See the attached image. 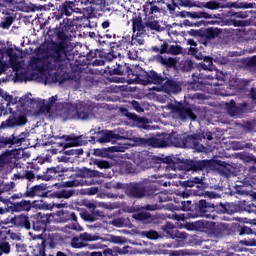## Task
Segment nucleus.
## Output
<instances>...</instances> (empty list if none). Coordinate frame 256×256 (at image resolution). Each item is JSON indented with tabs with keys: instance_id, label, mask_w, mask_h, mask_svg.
I'll return each instance as SVG.
<instances>
[{
	"instance_id": "1",
	"label": "nucleus",
	"mask_w": 256,
	"mask_h": 256,
	"mask_svg": "<svg viewBox=\"0 0 256 256\" xmlns=\"http://www.w3.org/2000/svg\"><path fill=\"white\" fill-rule=\"evenodd\" d=\"M6 55L9 58L8 63L15 72L17 79H31L45 85L59 83V75L47 69V64H45L43 59L32 58L29 65L25 68L19 49L7 48Z\"/></svg>"
},
{
	"instance_id": "2",
	"label": "nucleus",
	"mask_w": 256,
	"mask_h": 256,
	"mask_svg": "<svg viewBox=\"0 0 256 256\" xmlns=\"http://www.w3.org/2000/svg\"><path fill=\"white\" fill-rule=\"evenodd\" d=\"M153 147H169L170 145H174V147H181L188 149H195V151L203 152L205 151V147L201 144V138L197 135L187 136L185 140L177 133L172 134H162L157 138L152 140Z\"/></svg>"
},
{
	"instance_id": "3",
	"label": "nucleus",
	"mask_w": 256,
	"mask_h": 256,
	"mask_svg": "<svg viewBox=\"0 0 256 256\" xmlns=\"http://www.w3.org/2000/svg\"><path fill=\"white\" fill-rule=\"evenodd\" d=\"M0 97L7 101V107L10 113H13L14 116L10 117L6 121L2 122L1 129H7V127H21L27 123V116L25 114H19V105H27L31 103V94L22 96L19 100V103L13 100V96L8 95L3 89H0Z\"/></svg>"
},
{
	"instance_id": "4",
	"label": "nucleus",
	"mask_w": 256,
	"mask_h": 256,
	"mask_svg": "<svg viewBox=\"0 0 256 256\" xmlns=\"http://www.w3.org/2000/svg\"><path fill=\"white\" fill-rule=\"evenodd\" d=\"M125 69L128 77V83H154V85H163L165 83V79L161 78L159 74L156 72L151 71L147 73L145 71H141L140 74L133 73V70L129 69L127 65L125 66H118L116 73L118 75H125Z\"/></svg>"
},
{
	"instance_id": "5",
	"label": "nucleus",
	"mask_w": 256,
	"mask_h": 256,
	"mask_svg": "<svg viewBox=\"0 0 256 256\" xmlns=\"http://www.w3.org/2000/svg\"><path fill=\"white\" fill-rule=\"evenodd\" d=\"M57 115L63 119H89L91 115V105L89 103L80 102L76 105L66 104L58 110Z\"/></svg>"
},
{
	"instance_id": "6",
	"label": "nucleus",
	"mask_w": 256,
	"mask_h": 256,
	"mask_svg": "<svg viewBox=\"0 0 256 256\" xmlns=\"http://www.w3.org/2000/svg\"><path fill=\"white\" fill-rule=\"evenodd\" d=\"M162 109L165 117L172 114L175 119H182V121H184V119H191L192 121L197 119V116L193 114L191 108H182L179 104H168L162 106Z\"/></svg>"
},
{
	"instance_id": "7",
	"label": "nucleus",
	"mask_w": 256,
	"mask_h": 256,
	"mask_svg": "<svg viewBox=\"0 0 256 256\" xmlns=\"http://www.w3.org/2000/svg\"><path fill=\"white\" fill-rule=\"evenodd\" d=\"M159 13L158 6L155 5L153 2H146L144 5V14L146 17H150V19L146 22V27L152 29V31H161V25L159 22L153 17H157Z\"/></svg>"
},
{
	"instance_id": "8",
	"label": "nucleus",
	"mask_w": 256,
	"mask_h": 256,
	"mask_svg": "<svg viewBox=\"0 0 256 256\" xmlns=\"http://www.w3.org/2000/svg\"><path fill=\"white\" fill-rule=\"evenodd\" d=\"M119 139H129L132 141V139H135V137L129 135V132L125 134V132L121 129L109 131L106 130L102 132V135L100 137V143H111V141L119 140Z\"/></svg>"
},
{
	"instance_id": "9",
	"label": "nucleus",
	"mask_w": 256,
	"mask_h": 256,
	"mask_svg": "<svg viewBox=\"0 0 256 256\" xmlns=\"http://www.w3.org/2000/svg\"><path fill=\"white\" fill-rule=\"evenodd\" d=\"M206 167H209L212 171H218V173H221L222 175H229V173H233V166L219 160L207 162Z\"/></svg>"
},
{
	"instance_id": "10",
	"label": "nucleus",
	"mask_w": 256,
	"mask_h": 256,
	"mask_svg": "<svg viewBox=\"0 0 256 256\" xmlns=\"http://www.w3.org/2000/svg\"><path fill=\"white\" fill-rule=\"evenodd\" d=\"M100 239L101 238L99 236L83 233L80 235V237H75L72 239L71 246L74 247V249H81L87 245L85 243L86 241H99Z\"/></svg>"
},
{
	"instance_id": "11",
	"label": "nucleus",
	"mask_w": 256,
	"mask_h": 256,
	"mask_svg": "<svg viewBox=\"0 0 256 256\" xmlns=\"http://www.w3.org/2000/svg\"><path fill=\"white\" fill-rule=\"evenodd\" d=\"M153 91H164V93H179L181 86L172 80H165L162 85L152 87Z\"/></svg>"
},
{
	"instance_id": "12",
	"label": "nucleus",
	"mask_w": 256,
	"mask_h": 256,
	"mask_svg": "<svg viewBox=\"0 0 256 256\" xmlns=\"http://www.w3.org/2000/svg\"><path fill=\"white\" fill-rule=\"evenodd\" d=\"M34 219H36L33 223L34 231H45L47 223L49 222V217L47 215L37 213L34 215Z\"/></svg>"
},
{
	"instance_id": "13",
	"label": "nucleus",
	"mask_w": 256,
	"mask_h": 256,
	"mask_svg": "<svg viewBox=\"0 0 256 256\" xmlns=\"http://www.w3.org/2000/svg\"><path fill=\"white\" fill-rule=\"evenodd\" d=\"M195 226L199 231H205L206 233H215V223L207 220H199L195 223Z\"/></svg>"
},
{
	"instance_id": "14",
	"label": "nucleus",
	"mask_w": 256,
	"mask_h": 256,
	"mask_svg": "<svg viewBox=\"0 0 256 256\" xmlns=\"http://www.w3.org/2000/svg\"><path fill=\"white\" fill-rule=\"evenodd\" d=\"M127 195L130 197H136L137 199H140L144 195L143 188L139 186V184H130L126 189Z\"/></svg>"
},
{
	"instance_id": "15",
	"label": "nucleus",
	"mask_w": 256,
	"mask_h": 256,
	"mask_svg": "<svg viewBox=\"0 0 256 256\" xmlns=\"http://www.w3.org/2000/svg\"><path fill=\"white\" fill-rule=\"evenodd\" d=\"M74 5L75 13H80V15H85V11H87V5H89V0H74L72 2Z\"/></svg>"
},
{
	"instance_id": "16",
	"label": "nucleus",
	"mask_w": 256,
	"mask_h": 256,
	"mask_svg": "<svg viewBox=\"0 0 256 256\" xmlns=\"http://www.w3.org/2000/svg\"><path fill=\"white\" fill-rule=\"evenodd\" d=\"M14 225L16 227H25V229H31V223L29 222V218L25 215L16 216L13 219Z\"/></svg>"
},
{
	"instance_id": "17",
	"label": "nucleus",
	"mask_w": 256,
	"mask_h": 256,
	"mask_svg": "<svg viewBox=\"0 0 256 256\" xmlns=\"http://www.w3.org/2000/svg\"><path fill=\"white\" fill-rule=\"evenodd\" d=\"M15 155H17V150L3 153L0 156V166L5 165L6 163H11V161L15 159Z\"/></svg>"
},
{
	"instance_id": "18",
	"label": "nucleus",
	"mask_w": 256,
	"mask_h": 256,
	"mask_svg": "<svg viewBox=\"0 0 256 256\" xmlns=\"http://www.w3.org/2000/svg\"><path fill=\"white\" fill-rule=\"evenodd\" d=\"M60 11L62 15H66L67 17H69L70 15H73V13H75V6L73 5V1L64 3L60 7Z\"/></svg>"
},
{
	"instance_id": "19",
	"label": "nucleus",
	"mask_w": 256,
	"mask_h": 256,
	"mask_svg": "<svg viewBox=\"0 0 256 256\" xmlns=\"http://www.w3.org/2000/svg\"><path fill=\"white\" fill-rule=\"evenodd\" d=\"M179 164L170 165L167 167L168 171H174L175 173H171V177H178V179H183L185 173H183V170L179 168Z\"/></svg>"
},
{
	"instance_id": "20",
	"label": "nucleus",
	"mask_w": 256,
	"mask_h": 256,
	"mask_svg": "<svg viewBox=\"0 0 256 256\" xmlns=\"http://www.w3.org/2000/svg\"><path fill=\"white\" fill-rule=\"evenodd\" d=\"M32 207L31 201L22 200L15 204L16 211H30Z\"/></svg>"
},
{
	"instance_id": "21",
	"label": "nucleus",
	"mask_w": 256,
	"mask_h": 256,
	"mask_svg": "<svg viewBox=\"0 0 256 256\" xmlns=\"http://www.w3.org/2000/svg\"><path fill=\"white\" fill-rule=\"evenodd\" d=\"M45 189H47V185L45 184L36 185L31 188L29 196L35 197L36 195H41V191H45Z\"/></svg>"
},
{
	"instance_id": "22",
	"label": "nucleus",
	"mask_w": 256,
	"mask_h": 256,
	"mask_svg": "<svg viewBox=\"0 0 256 256\" xmlns=\"http://www.w3.org/2000/svg\"><path fill=\"white\" fill-rule=\"evenodd\" d=\"M203 61L204 62L201 64L202 68L205 71H213V69H214V67H213V59L211 57L205 56Z\"/></svg>"
},
{
	"instance_id": "23",
	"label": "nucleus",
	"mask_w": 256,
	"mask_h": 256,
	"mask_svg": "<svg viewBox=\"0 0 256 256\" xmlns=\"http://www.w3.org/2000/svg\"><path fill=\"white\" fill-rule=\"evenodd\" d=\"M158 61L159 63H162V65H167V67L177 65V60L173 58H164L163 56H159Z\"/></svg>"
},
{
	"instance_id": "24",
	"label": "nucleus",
	"mask_w": 256,
	"mask_h": 256,
	"mask_svg": "<svg viewBox=\"0 0 256 256\" xmlns=\"http://www.w3.org/2000/svg\"><path fill=\"white\" fill-rule=\"evenodd\" d=\"M133 31L134 33L137 32V35L145 33V28L143 27V24H141L140 20H133Z\"/></svg>"
},
{
	"instance_id": "25",
	"label": "nucleus",
	"mask_w": 256,
	"mask_h": 256,
	"mask_svg": "<svg viewBox=\"0 0 256 256\" xmlns=\"http://www.w3.org/2000/svg\"><path fill=\"white\" fill-rule=\"evenodd\" d=\"M192 19H212V16L207 12H194L190 14Z\"/></svg>"
},
{
	"instance_id": "26",
	"label": "nucleus",
	"mask_w": 256,
	"mask_h": 256,
	"mask_svg": "<svg viewBox=\"0 0 256 256\" xmlns=\"http://www.w3.org/2000/svg\"><path fill=\"white\" fill-rule=\"evenodd\" d=\"M9 255L11 253V245H9V242H2L0 243V256L3 255Z\"/></svg>"
},
{
	"instance_id": "27",
	"label": "nucleus",
	"mask_w": 256,
	"mask_h": 256,
	"mask_svg": "<svg viewBox=\"0 0 256 256\" xmlns=\"http://www.w3.org/2000/svg\"><path fill=\"white\" fill-rule=\"evenodd\" d=\"M133 217L137 221H145V219H149L151 217V214H149V212H138L133 214Z\"/></svg>"
},
{
	"instance_id": "28",
	"label": "nucleus",
	"mask_w": 256,
	"mask_h": 256,
	"mask_svg": "<svg viewBox=\"0 0 256 256\" xmlns=\"http://www.w3.org/2000/svg\"><path fill=\"white\" fill-rule=\"evenodd\" d=\"M187 43L190 45L188 55H197V42L193 39H189Z\"/></svg>"
},
{
	"instance_id": "29",
	"label": "nucleus",
	"mask_w": 256,
	"mask_h": 256,
	"mask_svg": "<svg viewBox=\"0 0 256 256\" xmlns=\"http://www.w3.org/2000/svg\"><path fill=\"white\" fill-rule=\"evenodd\" d=\"M82 172V177H97L99 175V172L96 170H89L87 168H83L81 170Z\"/></svg>"
},
{
	"instance_id": "30",
	"label": "nucleus",
	"mask_w": 256,
	"mask_h": 256,
	"mask_svg": "<svg viewBox=\"0 0 256 256\" xmlns=\"http://www.w3.org/2000/svg\"><path fill=\"white\" fill-rule=\"evenodd\" d=\"M113 253H119V255H125L127 252H125V250L122 249H106L103 251V255L104 256H113Z\"/></svg>"
},
{
	"instance_id": "31",
	"label": "nucleus",
	"mask_w": 256,
	"mask_h": 256,
	"mask_svg": "<svg viewBox=\"0 0 256 256\" xmlns=\"http://www.w3.org/2000/svg\"><path fill=\"white\" fill-rule=\"evenodd\" d=\"M127 118L131 119L132 121H137L138 123H147V120L145 118L139 117L136 114L133 113H127Z\"/></svg>"
},
{
	"instance_id": "32",
	"label": "nucleus",
	"mask_w": 256,
	"mask_h": 256,
	"mask_svg": "<svg viewBox=\"0 0 256 256\" xmlns=\"http://www.w3.org/2000/svg\"><path fill=\"white\" fill-rule=\"evenodd\" d=\"M57 102V96H52L48 103H46L45 100H43V105H46L47 109H48V113H51V107H53V105H55V103Z\"/></svg>"
},
{
	"instance_id": "33",
	"label": "nucleus",
	"mask_w": 256,
	"mask_h": 256,
	"mask_svg": "<svg viewBox=\"0 0 256 256\" xmlns=\"http://www.w3.org/2000/svg\"><path fill=\"white\" fill-rule=\"evenodd\" d=\"M142 235L148 239H159V234L155 231L143 232Z\"/></svg>"
},
{
	"instance_id": "34",
	"label": "nucleus",
	"mask_w": 256,
	"mask_h": 256,
	"mask_svg": "<svg viewBox=\"0 0 256 256\" xmlns=\"http://www.w3.org/2000/svg\"><path fill=\"white\" fill-rule=\"evenodd\" d=\"M95 165L99 168V169H109L111 167V165L109 164V162L107 161H96Z\"/></svg>"
},
{
	"instance_id": "35",
	"label": "nucleus",
	"mask_w": 256,
	"mask_h": 256,
	"mask_svg": "<svg viewBox=\"0 0 256 256\" xmlns=\"http://www.w3.org/2000/svg\"><path fill=\"white\" fill-rule=\"evenodd\" d=\"M126 149H129V144H127V143L120 144V145L114 147V151L120 152V153H124V151Z\"/></svg>"
},
{
	"instance_id": "36",
	"label": "nucleus",
	"mask_w": 256,
	"mask_h": 256,
	"mask_svg": "<svg viewBox=\"0 0 256 256\" xmlns=\"http://www.w3.org/2000/svg\"><path fill=\"white\" fill-rule=\"evenodd\" d=\"M241 245H246V247H256V240L251 239V240H242L240 241Z\"/></svg>"
},
{
	"instance_id": "37",
	"label": "nucleus",
	"mask_w": 256,
	"mask_h": 256,
	"mask_svg": "<svg viewBox=\"0 0 256 256\" xmlns=\"http://www.w3.org/2000/svg\"><path fill=\"white\" fill-rule=\"evenodd\" d=\"M65 171H67V169L61 168L59 166H57L55 168H49L48 169V173H65Z\"/></svg>"
},
{
	"instance_id": "38",
	"label": "nucleus",
	"mask_w": 256,
	"mask_h": 256,
	"mask_svg": "<svg viewBox=\"0 0 256 256\" xmlns=\"http://www.w3.org/2000/svg\"><path fill=\"white\" fill-rule=\"evenodd\" d=\"M240 235H253V230L247 226H244L241 228Z\"/></svg>"
},
{
	"instance_id": "39",
	"label": "nucleus",
	"mask_w": 256,
	"mask_h": 256,
	"mask_svg": "<svg viewBox=\"0 0 256 256\" xmlns=\"http://www.w3.org/2000/svg\"><path fill=\"white\" fill-rule=\"evenodd\" d=\"M169 53H172L173 55H179L181 53V47L171 46L169 49Z\"/></svg>"
},
{
	"instance_id": "40",
	"label": "nucleus",
	"mask_w": 256,
	"mask_h": 256,
	"mask_svg": "<svg viewBox=\"0 0 256 256\" xmlns=\"http://www.w3.org/2000/svg\"><path fill=\"white\" fill-rule=\"evenodd\" d=\"M29 251H31L32 252V254H31V256H39V255H41V248H39V247H30L29 248Z\"/></svg>"
},
{
	"instance_id": "41",
	"label": "nucleus",
	"mask_w": 256,
	"mask_h": 256,
	"mask_svg": "<svg viewBox=\"0 0 256 256\" xmlns=\"http://www.w3.org/2000/svg\"><path fill=\"white\" fill-rule=\"evenodd\" d=\"M205 7L207 9H219V4H217V2H207Z\"/></svg>"
},
{
	"instance_id": "42",
	"label": "nucleus",
	"mask_w": 256,
	"mask_h": 256,
	"mask_svg": "<svg viewBox=\"0 0 256 256\" xmlns=\"http://www.w3.org/2000/svg\"><path fill=\"white\" fill-rule=\"evenodd\" d=\"M16 250L18 253H25V251H27V246L24 244H16Z\"/></svg>"
},
{
	"instance_id": "43",
	"label": "nucleus",
	"mask_w": 256,
	"mask_h": 256,
	"mask_svg": "<svg viewBox=\"0 0 256 256\" xmlns=\"http://www.w3.org/2000/svg\"><path fill=\"white\" fill-rule=\"evenodd\" d=\"M70 229H73L74 231H83V227H81V225H79L77 222L70 225Z\"/></svg>"
},
{
	"instance_id": "44",
	"label": "nucleus",
	"mask_w": 256,
	"mask_h": 256,
	"mask_svg": "<svg viewBox=\"0 0 256 256\" xmlns=\"http://www.w3.org/2000/svg\"><path fill=\"white\" fill-rule=\"evenodd\" d=\"M183 211H191V201L182 202Z\"/></svg>"
},
{
	"instance_id": "45",
	"label": "nucleus",
	"mask_w": 256,
	"mask_h": 256,
	"mask_svg": "<svg viewBox=\"0 0 256 256\" xmlns=\"http://www.w3.org/2000/svg\"><path fill=\"white\" fill-rule=\"evenodd\" d=\"M66 141H69V143H67V145H70V147H75L78 145L77 140L73 139V138H67Z\"/></svg>"
},
{
	"instance_id": "46",
	"label": "nucleus",
	"mask_w": 256,
	"mask_h": 256,
	"mask_svg": "<svg viewBox=\"0 0 256 256\" xmlns=\"http://www.w3.org/2000/svg\"><path fill=\"white\" fill-rule=\"evenodd\" d=\"M144 41L141 38H132V45H143Z\"/></svg>"
},
{
	"instance_id": "47",
	"label": "nucleus",
	"mask_w": 256,
	"mask_h": 256,
	"mask_svg": "<svg viewBox=\"0 0 256 256\" xmlns=\"http://www.w3.org/2000/svg\"><path fill=\"white\" fill-rule=\"evenodd\" d=\"M174 219H176V221H185V219H187V217H185L184 214H175Z\"/></svg>"
},
{
	"instance_id": "48",
	"label": "nucleus",
	"mask_w": 256,
	"mask_h": 256,
	"mask_svg": "<svg viewBox=\"0 0 256 256\" xmlns=\"http://www.w3.org/2000/svg\"><path fill=\"white\" fill-rule=\"evenodd\" d=\"M25 141V134H22L14 139V143H23Z\"/></svg>"
},
{
	"instance_id": "49",
	"label": "nucleus",
	"mask_w": 256,
	"mask_h": 256,
	"mask_svg": "<svg viewBox=\"0 0 256 256\" xmlns=\"http://www.w3.org/2000/svg\"><path fill=\"white\" fill-rule=\"evenodd\" d=\"M230 90L233 92L229 91L228 95H235L237 93V86L230 84Z\"/></svg>"
},
{
	"instance_id": "50",
	"label": "nucleus",
	"mask_w": 256,
	"mask_h": 256,
	"mask_svg": "<svg viewBox=\"0 0 256 256\" xmlns=\"http://www.w3.org/2000/svg\"><path fill=\"white\" fill-rule=\"evenodd\" d=\"M93 154H94L96 157H103V150H101V149H94Z\"/></svg>"
},
{
	"instance_id": "51",
	"label": "nucleus",
	"mask_w": 256,
	"mask_h": 256,
	"mask_svg": "<svg viewBox=\"0 0 256 256\" xmlns=\"http://www.w3.org/2000/svg\"><path fill=\"white\" fill-rule=\"evenodd\" d=\"M203 180L198 177H194L191 180H188L187 183H201Z\"/></svg>"
},
{
	"instance_id": "52",
	"label": "nucleus",
	"mask_w": 256,
	"mask_h": 256,
	"mask_svg": "<svg viewBox=\"0 0 256 256\" xmlns=\"http://www.w3.org/2000/svg\"><path fill=\"white\" fill-rule=\"evenodd\" d=\"M1 25L3 29H9V27H11V22H2Z\"/></svg>"
},
{
	"instance_id": "53",
	"label": "nucleus",
	"mask_w": 256,
	"mask_h": 256,
	"mask_svg": "<svg viewBox=\"0 0 256 256\" xmlns=\"http://www.w3.org/2000/svg\"><path fill=\"white\" fill-rule=\"evenodd\" d=\"M61 197H64V199H69L71 197V193L63 191Z\"/></svg>"
},
{
	"instance_id": "54",
	"label": "nucleus",
	"mask_w": 256,
	"mask_h": 256,
	"mask_svg": "<svg viewBox=\"0 0 256 256\" xmlns=\"http://www.w3.org/2000/svg\"><path fill=\"white\" fill-rule=\"evenodd\" d=\"M249 208H250V209L248 210L249 213H251V212H252V213H256V206H255V205H249Z\"/></svg>"
},
{
	"instance_id": "55",
	"label": "nucleus",
	"mask_w": 256,
	"mask_h": 256,
	"mask_svg": "<svg viewBox=\"0 0 256 256\" xmlns=\"http://www.w3.org/2000/svg\"><path fill=\"white\" fill-rule=\"evenodd\" d=\"M178 237H181L182 239H187V234L183 233V232H178L177 233Z\"/></svg>"
},
{
	"instance_id": "56",
	"label": "nucleus",
	"mask_w": 256,
	"mask_h": 256,
	"mask_svg": "<svg viewBox=\"0 0 256 256\" xmlns=\"http://www.w3.org/2000/svg\"><path fill=\"white\" fill-rule=\"evenodd\" d=\"M160 53H167V44H163Z\"/></svg>"
},
{
	"instance_id": "57",
	"label": "nucleus",
	"mask_w": 256,
	"mask_h": 256,
	"mask_svg": "<svg viewBox=\"0 0 256 256\" xmlns=\"http://www.w3.org/2000/svg\"><path fill=\"white\" fill-rule=\"evenodd\" d=\"M128 57H129V59H136V57H137V54H133L132 52H128Z\"/></svg>"
},
{
	"instance_id": "58",
	"label": "nucleus",
	"mask_w": 256,
	"mask_h": 256,
	"mask_svg": "<svg viewBox=\"0 0 256 256\" xmlns=\"http://www.w3.org/2000/svg\"><path fill=\"white\" fill-rule=\"evenodd\" d=\"M199 205L200 207H207V202L205 200H200Z\"/></svg>"
},
{
	"instance_id": "59",
	"label": "nucleus",
	"mask_w": 256,
	"mask_h": 256,
	"mask_svg": "<svg viewBox=\"0 0 256 256\" xmlns=\"http://www.w3.org/2000/svg\"><path fill=\"white\" fill-rule=\"evenodd\" d=\"M108 27H109V21H105V22L102 23V28L103 29H108Z\"/></svg>"
},
{
	"instance_id": "60",
	"label": "nucleus",
	"mask_w": 256,
	"mask_h": 256,
	"mask_svg": "<svg viewBox=\"0 0 256 256\" xmlns=\"http://www.w3.org/2000/svg\"><path fill=\"white\" fill-rule=\"evenodd\" d=\"M248 253H251V255H256V248L247 249Z\"/></svg>"
},
{
	"instance_id": "61",
	"label": "nucleus",
	"mask_w": 256,
	"mask_h": 256,
	"mask_svg": "<svg viewBox=\"0 0 256 256\" xmlns=\"http://www.w3.org/2000/svg\"><path fill=\"white\" fill-rule=\"evenodd\" d=\"M195 57H196V59H198L199 61H201V60H204L205 59V57L202 55V54H195Z\"/></svg>"
},
{
	"instance_id": "62",
	"label": "nucleus",
	"mask_w": 256,
	"mask_h": 256,
	"mask_svg": "<svg viewBox=\"0 0 256 256\" xmlns=\"http://www.w3.org/2000/svg\"><path fill=\"white\" fill-rule=\"evenodd\" d=\"M58 161H62L64 163H67V157H65V156L58 157Z\"/></svg>"
},
{
	"instance_id": "63",
	"label": "nucleus",
	"mask_w": 256,
	"mask_h": 256,
	"mask_svg": "<svg viewBox=\"0 0 256 256\" xmlns=\"http://www.w3.org/2000/svg\"><path fill=\"white\" fill-rule=\"evenodd\" d=\"M90 256H103L101 252H92Z\"/></svg>"
},
{
	"instance_id": "64",
	"label": "nucleus",
	"mask_w": 256,
	"mask_h": 256,
	"mask_svg": "<svg viewBox=\"0 0 256 256\" xmlns=\"http://www.w3.org/2000/svg\"><path fill=\"white\" fill-rule=\"evenodd\" d=\"M97 191H98L97 188L90 189V195H95V193H97Z\"/></svg>"
}]
</instances>
